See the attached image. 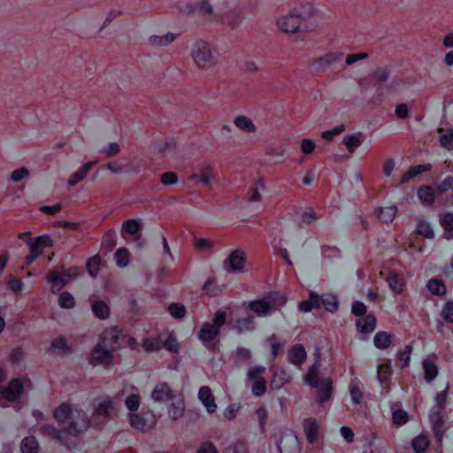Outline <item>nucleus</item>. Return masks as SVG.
I'll return each mask as SVG.
<instances>
[{
    "instance_id": "nucleus-34",
    "label": "nucleus",
    "mask_w": 453,
    "mask_h": 453,
    "mask_svg": "<svg viewBox=\"0 0 453 453\" xmlns=\"http://www.w3.org/2000/svg\"><path fill=\"white\" fill-rule=\"evenodd\" d=\"M431 444L428 434L421 433L411 440V448L415 453H425Z\"/></svg>"
},
{
    "instance_id": "nucleus-61",
    "label": "nucleus",
    "mask_w": 453,
    "mask_h": 453,
    "mask_svg": "<svg viewBox=\"0 0 453 453\" xmlns=\"http://www.w3.org/2000/svg\"><path fill=\"white\" fill-rule=\"evenodd\" d=\"M342 53L329 52L317 59V62L319 63V65H327L340 60L342 58Z\"/></svg>"
},
{
    "instance_id": "nucleus-5",
    "label": "nucleus",
    "mask_w": 453,
    "mask_h": 453,
    "mask_svg": "<svg viewBox=\"0 0 453 453\" xmlns=\"http://www.w3.org/2000/svg\"><path fill=\"white\" fill-rule=\"evenodd\" d=\"M265 372L266 368L262 365H254L247 371V380L251 383V393L255 396H262L266 392Z\"/></svg>"
},
{
    "instance_id": "nucleus-31",
    "label": "nucleus",
    "mask_w": 453,
    "mask_h": 453,
    "mask_svg": "<svg viewBox=\"0 0 453 453\" xmlns=\"http://www.w3.org/2000/svg\"><path fill=\"white\" fill-rule=\"evenodd\" d=\"M30 251L34 255L39 257L44 248L52 247L53 241L49 235H42L35 239V241L29 242Z\"/></svg>"
},
{
    "instance_id": "nucleus-11",
    "label": "nucleus",
    "mask_w": 453,
    "mask_h": 453,
    "mask_svg": "<svg viewBox=\"0 0 453 453\" xmlns=\"http://www.w3.org/2000/svg\"><path fill=\"white\" fill-rule=\"evenodd\" d=\"M246 254L242 250L232 251L224 261V268L228 273L242 272L246 264Z\"/></svg>"
},
{
    "instance_id": "nucleus-56",
    "label": "nucleus",
    "mask_w": 453,
    "mask_h": 453,
    "mask_svg": "<svg viewBox=\"0 0 453 453\" xmlns=\"http://www.w3.org/2000/svg\"><path fill=\"white\" fill-rule=\"evenodd\" d=\"M234 124L237 127L246 132L253 133L256 131V127L252 121L245 116H238L234 119Z\"/></svg>"
},
{
    "instance_id": "nucleus-7",
    "label": "nucleus",
    "mask_w": 453,
    "mask_h": 453,
    "mask_svg": "<svg viewBox=\"0 0 453 453\" xmlns=\"http://www.w3.org/2000/svg\"><path fill=\"white\" fill-rule=\"evenodd\" d=\"M428 418L436 441L441 443L445 434L444 425L448 419L447 410L432 407L429 411Z\"/></svg>"
},
{
    "instance_id": "nucleus-49",
    "label": "nucleus",
    "mask_w": 453,
    "mask_h": 453,
    "mask_svg": "<svg viewBox=\"0 0 453 453\" xmlns=\"http://www.w3.org/2000/svg\"><path fill=\"white\" fill-rule=\"evenodd\" d=\"M264 190L265 188V181L262 178H258L255 180V187H251L248 191L249 200L251 202L261 201V195L258 189Z\"/></svg>"
},
{
    "instance_id": "nucleus-25",
    "label": "nucleus",
    "mask_w": 453,
    "mask_h": 453,
    "mask_svg": "<svg viewBox=\"0 0 453 453\" xmlns=\"http://www.w3.org/2000/svg\"><path fill=\"white\" fill-rule=\"evenodd\" d=\"M349 393L354 404L359 405L365 400L363 384L357 379H352L349 384Z\"/></svg>"
},
{
    "instance_id": "nucleus-21",
    "label": "nucleus",
    "mask_w": 453,
    "mask_h": 453,
    "mask_svg": "<svg viewBox=\"0 0 453 453\" xmlns=\"http://www.w3.org/2000/svg\"><path fill=\"white\" fill-rule=\"evenodd\" d=\"M142 226L138 220L129 219L122 223L121 236L127 239V235L134 236V241H138L141 237Z\"/></svg>"
},
{
    "instance_id": "nucleus-39",
    "label": "nucleus",
    "mask_w": 453,
    "mask_h": 453,
    "mask_svg": "<svg viewBox=\"0 0 453 453\" xmlns=\"http://www.w3.org/2000/svg\"><path fill=\"white\" fill-rule=\"evenodd\" d=\"M412 352V346L411 344L406 345L403 349H400L396 353L395 365L401 369L407 368L410 366L411 356Z\"/></svg>"
},
{
    "instance_id": "nucleus-27",
    "label": "nucleus",
    "mask_w": 453,
    "mask_h": 453,
    "mask_svg": "<svg viewBox=\"0 0 453 453\" xmlns=\"http://www.w3.org/2000/svg\"><path fill=\"white\" fill-rule=\"evenodd\" d=\"M172 403L168 407V414L173 420H177L184 415L185 402L182 395H176L171 400Z\"/></svg>"
},
{
    "instance_id": "nucleus-43",
    "label": "nucleus",
    "mask_w": 453,
    "mask_h": 453,
    "mask_svg": "<svg viewBox=\"0 0 453 453\" xmlns=\"http://www.w3.org/2000/svg\"><path fill=\"white\" fill-rule=\"evenodd\" d=\"M20 449L22 453H38L39 444L35 437L27 436L20 443Z\"/></svg>"
},
{
    "instance_id": "nucleus-1",
    "label": "nucleus",
    "mask_w": 453,
    "mask_h": 453,
    "mask_svg": "<svg viewBox=\"0 0 453 453\" xmlns=\"http://www.w3.org/2000/svg\"><path fill=\"white\" fill-rule=\"evenodd\" d=\"M53 416L60 429L46 424L41 426V433L61 442L68 449L74 447L76 441L69 442L67 436L76 439L88 428L86 412L81 409H73L70 403H63L55 409Z\"/></svg>"
},
{
    "instance_id": "nucleus-16",
    "label": "nucleus",
    "mask_w": 453,
    "mask_h": 453,
    "mask_svg": "<svg viewBox=\"0 0 453 453\" xmlns=\"http://www.w3.org/2000/svg\"><path fill=\"white\" fill-rule=\"evenodd\" d=\"M303 22L300 15L289 14L278 20V27L285 33H296Z\"/></svg>"
},
{
    "instance_id": "nucleus-32",
    "label": "nucleus",
    "mask_w": 453,
    "mask_h": 453,
    "mask_svg": "<svg viewBox=\"0 0 453 453\" xmlns=\"http://www.w3.org/2000/svg\"><path fill=\"white\" fill-rule=\"evenodd\" d=\"M264 297L271 305V311L283 307L288 301L286 295L279 291H270Z\"/></svg>"
},
{
    "instance_id": "nucleus-47",
    "label": "nucleus",
    "mask_w": 453,
    "mask_h": 453,
    "mask_svg": "<svg viewBox=\"0 0 453 453\" xmlns=\"http://www.w3.org/2000/svg\"><path fill=\"white\" fill-rule=\"evenodd\" d=\"M101 261L102 259L98 254L89 257L87 260L86 268L91 277L96 278L97 276L101 265Z\"/></svg>"
},
{
    "instance_id": "nucleus-19",
    "label": "nucleus",
    "mask_w": 453,
    "mask_h": 453,
    "mask_svg": "<svg viewBox=\"0 0 453 453\" xmlns=\"http://www.w3.org/2000/svg\"><path fill=\"white\" fill-rule=\"evenodd\" d=\"M176 395L166 382L158 383L151 392V398L155 402H165L173 399Z\"/></svg>"
},
{
    "instance_id": "nucleus-64",
    "label": "nucleus",
    "mask_w": 453,
    "mask_h": 453,
    "mask_svg": "<svg viewBox=\"0 0 453 453\" xmlns=\"http://www.w3.org/2000/svg\"><path fill=\"white\" fill-rule=\"evenodd\" d=\"M196 453H219V451L213 442L206 441L199 445Z\"/></svg>"
},
{
    "instance_id": "nucleus-57",
    "label": "nucleus",
    "mask_w": 453,
    "mask_h": 453,
    "mask_svg": "<svg viewBox=\"0 0 453 453\" xmlns=\"http://www.w3.org/2000/svg\"><path fill=\"white\" fill-rule=\"evenodd\" d=\"M440 225L446 233L453 232V212H444L440 215Z\"/></svg>"
},
{
    "instance_id": "nucleus-38",
    "label": "nucleus",
    "mask_w": 453,
    "mask_h": 453,
    "mask_svg": "<svg viewBox=\"0 0 453 453\" xmlns=\"http://www.w3.org/2000/svg\"><path fill=\"white\" fill-rule=\"evenodd\" d=\"M364 141V134L357 133L353 134L345 135L342 143L346 146L348 151L353 154L357 148H358Z\"/></svg>"
},
{
    "instance_id": "nucleus-55",
    "label": "nucleus",
    "mask_w": 453,
    "mask_h": 453,
    "mask_svg": "<svg viewBox=\"0 0 453 453\" xmlns=\"http://www.w3.org/2000/svg\"><path fill=\"white\" fill-rule=\"evenodd\" d=\"M449 386L447 385L445 389H443L441 392H438L434 396V404L433 405V407L446 409L449 401Z\"/></svg>"
},
{
    "instance_id": "nucleus-17",
    "label": "nucleus",
    "mask_w": 453,
    "mask_h": 453,
    "mask_svg": "<svg viewBox=\"0 0 453 453\" xmlns=\"http://www.w3.org/2000/svg\"><path fill=\"white\" fill-rule=\"evenodd\" d=\"M318 391L316 395V402L323 406L326 402H329L333 395V381L330 378H326L320 380L319 385L317 387Z\"/></svg>"
},
{
    "instance_id": "nucleus-52",
    "label": "nucleus",
    "mask_w": 453,
    "mask_h": 453,
    "mask_svg": "<svg viewBox=\"0 0 453 453\" xmlns=\"http://www.w3.org/2000/svg\"><path fill=\"white\" fill-rule=\"evenodd\" d=\"M114 257L119 267H125L129 264L130 252L127 248H119L116 250Z\"/></svg>"
},
{
    "instance_id": "nucleus-22",
    "label": "nucleus",
    "mask_w": 453,
    "mask_h": 453,
    "mask_svg": "<svg viewBox=\"0 0 453 453\" xmlns=\"http://www.w3.org/2000/svg\"><path fill=\"white\" fill-rule=\"evenodd\" d=\"M437 356L433 354L425 358L422 362L424 370V379L427 382H432L438 375L439 370L436 365Z\"/></svg>"
},
{
    "instance_id": "nucleus-28",
    "label": "nucleus",
    "mask_w": 453,
    "mask_h": 453,
    "mask_svg": "<svg viewBox=\"0 0 453 453\" xmlns=\"http://www.w3.org/2000/svg\"><path fill=\"white\" fill-rule=\"evenodd\" d=\"M390 289L395 294L403 293L406 283L402 275L395 273V271H390L386 279Z\"/></svg>"
},
{
    "instance_id": "nucleus-33",
    "label": "nucleus",
    "mask_w": 453,
    "mask_h": 453,
    "mask_svg": "<svg viewBox=\"0 0 453 453\" xmlns=\"http://www.w3.org/2000/svg\"><path fill=\"white\" fill-rule=\"evenodd\" d=\"M97 163V161H90L82 165L77 171H75L68 179V184L74 186L81 181L88 175L92 167Z\"/></svg>"
},
{
    "instance_id": "nucleus-51",
    "label": "nucleus",
    "mask_w": 453,
    "mask_h": 453,
    "mask_svg": "<svg viewBox=\"0 0 453 453\" xmlns=\"http://www.w3.org/2000/svg\"><path fill=\"white\" fill-rule=\"evenodd\" d=\"M416 232L418 234H419L425 238H427V239L434 238V233L432 226H430V224L427 221H426L424 219L418 220V222L417 224V227H416Z\"/></svg>"
},
{
    "instance_id": "nucleus-12",
    "label": "nucleus",
    "mask_w": 453,
    "mask_h": 453,
    "mask_svg": "<svg viewBox=\"0 0 453 453\" xmlns=\"http://www.w3.org/2000/svg\"><path fill=\"white\" fill-rule=\"evenodd\" d=\"M303 433L309 444H316L320 437V425L317 418L310 417L303 419Z\"/></svg>"
},
{
    "instance_id": "nucleus-40",
    "label": "nucleus",
    "mask_w": 453,
    "mask_h": 453,
    "mask_svg": "<svg viewBox=\"0 0 453 453\" xmlns=\"http://www.w3.org/2000/svg\"><path fill=\"white\" fill-rule=\"evenodd\" d=\"M117 245V234L114 229H109L106 231L101 242V250L105 252L111 251Z\"/></svg>"
},
{
    "instance_id": "nucleus-2",
    "label": "nucleus",
    "mask_w": 453,
    "mask_h": 453,
    "mask_svg": "<svg viewBox=\"0 0 453 453\" xmlns=\"http://www.w3.org/2000/svg\"><path fill=\"white\" fill-rule=\"evenodd\" d=\"M226 322V312L223 310H218L212 319V322L204 323L199 333L198 339L211 351L219 350V335L222 326Z\"/></svg>"
},
{
    "instance_id": "nucleus-23",
    "label": "nucleus",
    "mask_w": 453,
    "mask_h": 453,
    "mask_svg": "<svg viewBox=\"0 0 453 453\" xmlns=\"http://www.w3.org/2000/svg\"><path fill=\"white\" fill-rule=\"evenodd\" d=\"M198 397L209 413H214L216 411L217 404L215 403V397L209 387H201L198 392Z\"/></svg>"
},
{
    "instance_id": "nucleus-30",
    "label": "nucleus",
    "mask_w": 453,
    "mask_h": 453,
    "mask_svg": "<svg viewBox=\"0 0 453 453\" xmlns=\"http://www.w3.org/2000/svg\"><path fill=\"white\" fill-rule=\"evenodd\" d=\"M432 170V165L431 164H423V165H417L411 166L401 177L400 182L402 184L406 183L410 181L411 179L415 178L416 176L430 172Z\"/></svg>"
},
{
    "instance_id": "nucleus-48",
    "label": "nucleus",
    "mask_w": 453,
    "mask_h": 453,
    "mask_svg": "<svg viewBox=\"0 0 453 453\" xmlns=\"http://www.w3.org/2000/svg\"><path fill=\"white\" fill-rule=\"evenodd\" d=\"M213 176V167L211 165H203L200 169L199 174H193L190 179H198L199 181L209 184Z\"/></svg>"
},
{
    "instance_id": "nucleus-36",
    "label": "nucleus",
    "mask_w": 453,
    "mask_h": 453,
    "mask_svg": "<svg viewBox=\"0 0 453 453\" xmlns=\"http://www.w3.org/2000/svg\"><path fill=\"white\" fill-rule=\"evenodd\" d=\"M394 334L386 331H379L375 334L373 343L379 349H386L392 344Z\"/></svg>"
},
{
    "instance_id": "nucleus-14",
    "label": "nucleus",
    "mask_w": 453,
    "mask_h": 453,
    "mask_svg": "<svg viewBox=\"0 0 453 453\" xmlns=\"http://www.w3.org/2000/svg\"><path fill=\"white\" fill-rule=\"evenodd\" d=\"M270 372H272V378L270 380V387L272 389H280L291 380L290 374L283 367L272 366L270 368Z\"/></svg>"
},
{
    "instance_id": "nucleus-4",
    "label": "nucleus",
    "mask_w": 453,
    "mask_h": 453,
    "mask_svg": "<svg viewBox=\"0 0 453 453\" xmlns=\"http://www.w3.org/2000/svg\"><path fill=\"white\" fill-rule=\"evenodd\" d=\"M83 273L81 267L72 266L61 272L50 271L46 275V280L51 284V291L57 293L60 291L69 281Z\"/></svg>"
},
{
    "instance_id": "nucleus-53",
    "label": "nucleus",
    "mask_w": 453,
    "mask_h": 453,
    "mask_svg": "<svg viewBox=\"0 0 453 453\" xmlns=\"http://www.w3.org/2000/svg\"><path fill=\"white\" fill-rule=\"evenodd\" d=\"M162 348L172 353H178L180 350V343L178 342L177 337L173 332L168 334L167 338L162 343Z\"/></svg>"
},
{
    "instance_id": "nucleus-50",
    "label": "nucleus",
    "mask_w": 453,
    "mask_h": 453,
    "mask_svg": "<svg viewBox=\"0 0 453 453\" xmlns=\"http://www.w3.org/2000/svg\"><path fill=\"white\" fill-rule=\"evenodd\" d=\"M130 424L134 428L143 432L151 427L150 424L147 422V419L143 416L138 414H131Z\"/></svg>"
},
{
    "instance_id": "nucleus-41",
    "label": "nucleus",
    "mask_w": 453,
    "mask_h": 453,
    "mask_svg": "<svg viewBox=\"0 0 453 453\" xmlns=\"http://www.w3.org/2000/svg\"><path fill=\"white\" fill-rule=\"evenodd\" d=\"M303 381L311 388H317L319 385V365H312L308 368L306 374L303 376Z\"/></svg>"
},
{
    "instance_id": "nucleus-58",
    "label": "nucleus",
    "mask_w": 453,
    "mask_h": 453,
    "mask_svg": "<svg viewBox=\"0 0 453 453\" xmlns=\"http://www.w3.org/2000/svg\"><path fill=\"white\" fill-rule=\"evenodd\" d=\"M168 311L172 317L177 319H183L187 313L185 306L179 303H171L168 307Z\"/></svg>"
},
{
    "instance_id": "nucleus-24",
    "label": "nucleus",
    "mask_w": 453,
    "mask_h": 453,
    "mask_svg": "<svg viewBox=\"0 0 453 453\" xmlns=\"http://www.w3.org/2000/svg\"><path fill=\"white\" fill-rule=\"evenodd\" d=\"M306 358L307 354L303 344H295L289 349L288 359L291 364L301 366Z\"/></svg>"
},
{
    "instance_id": "nucleus-20",
    "label": "nucleus",
    "mask_w": 453,
    "mask_h": 453,
    "mask_svg": "<svg viewBox=\"0 0 453 453\" xmlns=\"http://www.w3.org/2000/svg\"><path fill=\"white\" fill-rule=\"evenodd\" d=\"M89 303L94 315L100 319H106L109 318L111 310L108 303L93 295L89 296Z\"/></svg>"
},
{
    "instance_id": "nucleus-42",
    "label": "nucleus",
    "mask_w": 453,
    "mask_h": 453,
    "mask_svg": "<svg viewBox=\"0 0 453 453\" xmlns=\"http://www.w3.org/2000/svg\"><path fill=\"white\" fill-rule=\"evenodd\" d=\"M441 317L453 332V300H448L442 306Z\"/></svg>"
},
{
    "instance_id": "nucleus-63",
    "label": "nucleus",
    "mask_w": 453,
    "mask_h": 453,
    "mask_svg": "<svg viewBox=\"0 0 453 453\" xmlns=\"http://www.w3.org/2000/svg\"><path fill=\"white\" fill-rule=\"evenodd\" d=\"M141 396L138 394H132L127 397L125 403L130 411H135L139 409Z\"/></svg>"
},
{
    "instance_id": "nucleus-6",
    "label": "nucleus",
    "mask_w": 453,
    "mask_h": 453,
    "mask_svg": "<svg viewBox=\"0 0 453 453\" xmlns=\"http://www.w3.org/2000/svg\"><path fill=\"white\" fill-rule=\"evenodd\" d=\"M113 409V402L110 397L101 399L95 406L92 417L88 421V426H92L96 428H101L110 418V411Z\"/></svg>"
},
{
    "instance_id": "nucleus-29",
    "label": "nucleus",
    "mask_w": 453,
    "mask_h": 453,
    "mask_svg": "<svg viewBox=\"0 0 453 453\" xmlns=\"http://www.w3.org/2000/svg\"><path fill=\"white\" fill-rule=\"evenodd\" d=\"M429 293L434 296L444 297L447 294V287L444 281L439 277L431 278L426 283Z\"/></svg>"
},
{
    "instance_id": "nucleus-54",
    "label": "nucleus",
    "mask_w": 453,
    "mask_h": 453,
    "mask_svg": "<svg viewBox=\"0 0 453 453\" xmlns=\"http://www.w3.org/2000/svg\"><path fill=\"white\" fill-rule=\"evenodd\" d=\"M50 349L57 354H64L70 350V347L66 344L64 337L59 336L52 341Z\"/></svg>"
},
{
    "instance_id": "nucleus-18",
    "label": "nucleus",
    "mask_w": 453,
    "mask_h": 453,
    "mask_svg": "<svg viewBox=\"0 0 453 453\" xmlns=\"http://www.w3.org/2000/svg\"><path fill=\"white\" fill-rule=\"evenodd\" d=\"M377 326V319L372 313L358 318L356 320L357 331L359 334L367 335L372 334Z\"/></svg>"
},
{
    "instance_id": "nucleus-15",
    "label": "nucleus",
    "mask_w": 453,
    "mask_h": 453,
    "mask_svg": "<svg viewBox=\"0 0 453 453\" xmlns=\"http://www.w3.org/2000/svg\"><path fill=\"white\" fill-rule=\"evenodd\" d=\"M391 421L395 427H401L406 425L410 420L409 413L403 409L401 402H394L390 404Z\"/></svg>"
},
{
    "instance_id": "nucleus-9",
    "label": "nucleus",
    "mask_w": 453,
    "mask_h": 453,
    "mask_svg": "<svg viewBox=\"0 0 453 453\" xmlns=\"http://www.w3.org/2000/svg\"><path fill=\"white\" fill-rule=\"evenodd\" d=\"M192 56L195 63L200 68H209L214 64V59L209 44L204 42H199L196 43Z\"/></svg>"
},
{
    "instance_id": "nucleus-62",
    "label": "nucleus",
    "mask_w": 453,
    "mask_h": 453,
    "mask_svg": "<svg viewBox=\"0 0 453 453\" xmlns=\"http://www.w3.org/2000/svg\"><path fill=\"white\" fill-rule=\"evenodd\" d=\"M58 303L62 308L71 309L74 307L75 301L73 296L69 292H63L59 295Z\"/></svg>"
},
{
    "instance_id": "nucleus-60",
    "label": "nucleus",
    "mask_w": 453,
    "mask_h": 453,
    "mask_svg": "<svg viewBox=\"0 0 453 453\" xmlns=\"http://www.w3.org/2000/svg\"><path fill=\"white\" fill-rule=\"evenodd\" d=\"M256 415L259 423V427L262 433L266 430V424L268 420V411L265 406H260L256 410Z\"/></svg>"
},
{
    "instance_id": "nucleus-26",
    "label": "nucleus",
    "mask_w": 453,
    "mask_h": 453,
    "mask_svg": "<svg viewBox=\"0 0 453 453\" xmlns=\"http://www.w3.org/2000/svg\"><path fill=\"white\" fill-rule=\"evenodd\" d=\"M417 196L424 206L431 207L435 201V191L429 185H422L417 190Z\"/></svg>"
},
{
    "instance_id": "nucleus-59",
    "label": "nucleus",
    "mask_w": 453,
    "mask_h": 453,
    "mask_svg": "<svg viewBox=\"0 0 453 453\" xmlns=\"http://www.w3.org/2000/svg\"><path fill=\"white\" fill-rule=\"evenodd\" d=\"M175 39V35L172 33H169L164 36H150L149 41L151 45H167L171 43Z\"/></svg>"
},
{
    "instance_id": "nucleus-45",
    "label": "nucleus",
    "mask_w": 453,
    "mask_h": 453,
    "mask_svg": "<svg viewBox=\"0 0 453 453\" xmlns=\"http://www.w3.org/2000/svg\"><path fill=\"white\" fill-rule=\"evenodd\" d=\"M203 292L204 295L213 297L220 295L221 288L217 284L216 279L214 277H211L208 279L203 288Z\"/></svg>"
},
{
    "instance_id": "nucleus-37",
    "label": "nucleus",
    "mask_w": 453,
    "mask_h": 453,
    "mask_svg": "<svg viewBox=\"0 0 453 453\" xmlns=\"http://www.w3.org/2000/svg\"><path fill=\"white\" fill-rule=\"evenodd\" d=\"M298 308L301 311L310 312L312 309L320 308V296L315 292H311L308 300L299 303Z\"/></svg>"
},
{
    "instance_id": "nucleus-35",
    "label": "nucleus",
    "mask_w": 453,
    "mask_h": 453,
    "mask_svg": "<svg viewBox=\"0 0 453 453\" xmlns=\"http://www.w3.org/2000/svg\"><path fill=\"white\" fill-rule=\"evenodd\" d=\"M248 308L260 317H265L272 313L271 305H269V303H267L265 297L263 299L250 301Z\"/></svg>"
},
{
    "instance_id": "nucleus-8",
    "label": "nucleus",
    "mask_w": 453,
    "mask_h": 453,
    "mask_svg": "<svg viewBox=\"0 0 453 453\" xmlns=\"http://www.w3.org/2000/svg\"><path fill=\"white\" fill-rule=\"evenodd\" d=\"M23 391L20 380L13 379L7 387H0V406L5 407L9 403L14 402Z\"/></svg>"
},
{
    "instance_id": "nucleus-13",
    "label": "nucleus",
    "mask_w": 453,
    "mask_h": 453,
    "mask_svg": "<svg viewBox=\"0 0 453 453\" xmlns=\"http://www.w3.org/2000/svg\"><path fill=\"white\" fill-rule=\"evenodd\" d=\"M113 350L104 347V344H101V342L98 341L95 348L91 352V360L94 365H103L105 366L110 365L112 363Z\"/></svg>"
},
{
    "instance_id": "nucleus-10",
    "label": "nucleus",
    "mask_w": 453,
    "mask_h": 453,
    "mask_svg": "<svg viewBox=\"0 0 453 453\" xmlns=\"http://www.w3.org/2000/svg\"><path fill=\"white\" fill-rule=\"evenodd\" d=\"M392 376L393 368L391 361L385 359L383 363L380 364L377 367V379L382 388V394L388 395L392 388Z\"/></svg>"
},
{
    "instance_id": "nucleus-44",
    "label": "nucleus",
    "mask_w": 453,
    "mask_h": 453,
    "mask_svg": "<svg viewBox=\"0 0 453 453\" xmlns=\"http://www.w3.org/2000/svg\"><path fill=\"white\" fill-rule=\"evenodd\" d=\"M323 305L329 312H335L338 310L339 303L335 296L325 294L320 296V306Z\"/></svg>"
},
{
    "instance_id": "nucleus-3",
    "label": "nucleus",
    "mask_w": 453,
    "mask_h": 453,
    "mask_svg": "<svg viewBox=\"0 0 453 453\" xmlns=\"http://www.w3.org/2000/svg\"><path fill=\"white\" fill-rule=\"evenodd\" d=\"M98 341L113 351L124 347H129L133 350L138 349L136 339L130 336L125 329L116 326L106 327L99 335Z\"/></svg>"
},
{
    "instance_id": "nucleus-46",
    "label": "nucleus",
    "mask_w": 453,
    "mask_h": 453,
    "mask_svg": "<svg viewBox=\"0 0 453 453\" xmlns=\"http://www.w3.org/2000/svg\"><path fill=\"white\" fill-rule=\"evenodd\" d=\"M142 346L146 352L159 351L162 349V342L158 337H145L142 339Z\"/></svg>"
}]
</instances>
